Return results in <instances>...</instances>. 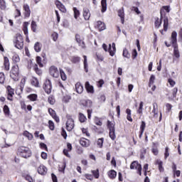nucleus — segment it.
<instances>
[{
	"label": "nucleus",
	"mask_w": 182,
	"mask_h": 182,
	"mask_svg": "<svg viewBox=\"0 0 182 182\" xmlns=\"http://www.w3.org/2000/svg\"><path fill=\"white\" fill-rule=\"evenodd\" d=\"M164 21V30H160V33L161 35H164V32H167V29H168V17L164 16L163 17V14H161V18H156L154 25L155 28H160L161 26V21Z\"/></svg>",
	"instance_id": "1"
},
{
	"label": "nucleus",
	"mask_w": 182,
	"mask_h": 182,
	"mask_svg": "<svg viewBox=\"0 0 182 182\" xmlns=\"http://www.w3.org/2000/svg\"><path fill=\"white\" fill-rule=\"evenodd\" d=\"M171 43L173 48V55L175 58H180V51H178V44H177V32L173 31L171 33Z\"/></svg>",
	"instance_id": "2"
},
{
	"label": "nucleus",
	"mask_w": 182,
	"mask_h": 182,
	"mask_svg": "<svg viewBox=\"0 0 182 182\" xmlns=\"http://www.w3.org/2000/svg\"><path fill=\"white\" fill-rule=\"evenodd\" d=\"M18 154L21 157H23V159H28V157H31L32 156V152L31 151V149L26 146H21L18 149Z\"/></svg>",
	"instance_id": "3"
},
{
	"label": "nucleus",
	"mask_w": 182,
	"mask_h": 182,
	"mask_svg": "<svg viewBox=\"0 0 182 182\" xmlns=\"http://www.w3.org/2000/svg\"><path fill=\"white\" fill-rule=\"evenodd\" d=\"M14 43L17 49H22L23 48V38L21 34H16L14 40Z\"/></svg>",
	"instance_id": "4"
},
{
	"label": "nucleus",
	"mask_w": 182,
	"mask_h": 182,
	"mask_svg": "<svg viewBox=\"0 0 182 182\" xmlns=\"http://www.w3.org/2000/svg\"><path fill=\"white\" fill-rule=\"evenodd\" d=\"M10 76L15 82H18V80H19V67H18V65L12 67Z\"/></svg>",
	"instance_id": "5"
},
{
	"label": "nucleus",
	"mask_w": 182,
	"mask_h": 182,
	"mask_svg": "<svg viewBox=\"0 0 182 182\" xmlns=\"http://www.w3.org/2000/svg\"><path fill=\"white\" fill-rule=\"evenodd\" d=\"M107 127L109 130V136L110 139H112V140H114L116 139L114 123L108 120L107 121Z\"/></svg>",
	"instance_id": "6"
},
{
	"label": "nucleus",
	"mask_w": 182,
	"mask_h": 182,
	"mask_svg": "<svg viewBox=\"0 0 182 182\" xmlns=\"http://www.w3.org/2000/svg\"><path fill=\"white\" fill-rule=\"evenodd\" d=\"M66 128L68 132H72L75 127V122L70 115H67Z\"/></svg>",
	"instance_id": "7"
},
{
	"label": "nucleus",
	"mask_w": 182,
	"mask_h": 182,
	"mask_svg": "<svg viewBox=\"0 0 182 182\" xmlns=\"http://www.w3.org/2000/svg\"><path fill=\"white\" fill-rule=\"evenodd\" d=\"M131 170H138V174L141 176V165L137 161H133L130 165Z\"/></svg>",
	"instance_id": "8"
},
{
	"label": "nucleus",
	"mask_w": 182,
	"mask_h": 182,
	"mask_svg": "<svg viewBox=\"0 0 182 182\" xmlns=\"http://www.w3.org/2000/svg\"><path fill=\"white\" fill-rule=\"evenodd\" d=\"M49 73L50 76H52L53 77H55V78L59 77V74H60L59 70H58V68H56L55 65L50 67Z\"/></svg>",
	"instance_id": "9"
},
{
	"label": "nucleus",
	"mask_w": 182,
	"mask_h": 182,
	"mask_svg": "<svg viewBox=\"0 0 182 182\" xmlns=\"http://www.w3.org/2000/svg\"><path fill=\"white\" fill-rule=\"evenodd\" d=\"M43 89L48 95L50 94L52 92V82L50 80H47L44 83Z\"/></svg>",
	"instance_id": "10"
},
{
	"label": "nucleus",
	"mask_w": 182,
	"mask_h": 182,
	"mask_svg": "<svg viewBox=\"0 0 182 182\" xmlns=\"http://www.w3.org/2000/svg\"><path fill=\"white\" fill-rule=\"evenodd\" d=\"M55 6H57V8L59 9V11H60L63 14H65L66 8L65 7V5H63V4H62V2H60L59 0H56L55 1Z\"/></svg>",
	"instance_id": "11"
},
{
	"label": "nucleus",
	"mask_w": 182,
	"mask_h": 182,
	"mask_svg": "<svg viewBox=\"0 0 182 182\" xmlns=\"http://www.w3.org/2000/svg\"><path fill=\"white\" fill-rule=\"evenodd\" d=\"M75 41L78 43L79 46H80L82 49H85V48H86V46L85 45V41L81 39L79 34L75 35Z\"/></svg>",
	"instance_id": "12"
},
{
	"label": "nucleus",
	"mask_w": 182,
	"mask_h": 182,
	"mask_svg": "<svg viewBox=\"0 0 182 182\" xmlns=\"http://www.w3.org/2000/svg\"><path fill=\"white\" fill-rule=\"evenodd\" d=\"M29 26V23L24 22L23 26V31L24 33V35H26V42H29V37L28 36V26Z\"/></svg>",
	"instance_id": "13"
},
{
	"label": "nucleus",
	"mask_w": 182,
	"mask_h": 182,
	"mask_svg": "<svg viewBox=\"0 0 182 182\" xmlns=\"http://www.w3.org/2000/svg\"><path fill=\"white\" fill-rule=\"evenodd\" d=\"M48 113L55 120L57 123H59L60 119L58 117V115H56V112H55V110H53L52 108H49Z\"/></svg>",
	"instance_id": "14"
},
{
	"label": "nucleus",
	"mask_w": 182,
	"mask_h": 182,
	"mask_svg": "<svg viewBox=\"0 0 182 182\" xmlns=\"http://www.w3.org/2000/svg\"><path fill=\"white\" fill-rule=\"evenodd\" d=\"M23 11H25L24 16L25 18H29L31 16V9L29 8V5L23 4Z\"/></svg>",
	"instance_id": "15"
},
{
	"label": "nucleus",
	"mask_w": 182,
	"mask_h": 182,
	"mask_svg": "<svg viewBox=\"0 0 182 182\" xmlns=\"http://www.w3.org/2000/svg\"><path fill=\"white\" fill-rule=\"evenodd\" d=\"M38 173L41 176H45L48 173V168L45 166L41 165L38 168Z\"/></svg>",
	"instance_id": "16"
},
{
	"label": "nucleus",
	"mask_w": 182,
	"mask_h": 182,
	"mask_svg": "<svg viewBox=\"0 0 182 182\" xmlns=\"http://www.w3.org/2000/svg\"><path fill=\"white\" fill-rule=\"evenodd\" d=\"M80 144H81L82 147H89V146H90V141L85 138H81L80 140Z\"/></svg>",
	"instance_id": "17"
},
{
	"label": "nucleus",
	"mask_w": 182,
	"mask_h": 182,
	"mask_svg": "<svg viewBox=\"0 0 182 182\" xmlns=\"http://www.w3.org/2000/svg\"><path fill=\"white\" fill-rule=\"evenodd\" d=\"M83 17L85 21H89V19H90V11H89V9H83Z\"/></svg>",
	"instance_id": "18"
},
{
	"label": "nucleus",
	"mask_w": 182,
	"mask_h": 182,
	"mask_svg": "<svg viewBox=\"0 0 182 182\" xmlns=\"http://www.w3.org/2000/svg\"><path fill=\"white\" fill-rule=\"evenodd\" d=\"M109 52L110 56H114V53H116V44L114 43H113L112 45H109Z\"/></svg>",
	"instance_id": "19"
},
{
	"label": "nucleus",
	"mask_w": 182,
	"mask_h": 182,
	"mask_svg": "<svg viewBox=\"0 0 182 182\" xmlns=\"http://www.w3.org/2000/svg\"><path fill=\"white\" fill-rule=\"evenodd\" d=\"M75 90L77 93H78L79 95H81V93H83V85H82L80 82H77L75 84Z\"/></svg>",
	"instance_id": "20"
},
{
	"label": "nucleus",
	"mask_w": 182,
	"mask_h": 182,
	"mask_svg": "<svg viewBox=\"0 0 182 182\" xmlns=\"http://www.w3.org/2000/svg\"><path fill=\"white\" fill-rule=\"evenodd\" d=\"M85 89L88 93H95L93 86L90 85L89 82H85Z\"/></svg>",
	"instance_id": "21"
},
{
	"label": "nucleus",
	"mask_w": 182,
	"mask_h": 182,
	"mask_svg": "<svg viewBox=\"0 0 182 182\" xmlns=\"http://www.w3.org/2000/svg\"><path fill=\"white\" fill-rule=\"evenodd\" d=\"M97 28L100 32H102V31H105V29H106V26L105 25V23L102 21H97Z\"/></svg>",
	"instance_id": "22"
},
{
	"label": "nucleus",
	"mask_w": 182,
	"mask_h": 182,
	"mask_svg": "<svg viewBox=\"0 0 182 182\" xmlns=\"http://www.w3.org/2000/svg\"><path fill=\"white\" fill-rule=\"evenodd\" d=\"M101 5H102V12H106L107 10V1L106 0H102L101 1Z\"/></svg>",
	"instance_id": "23"
},
{
	"label": "nucleus",
	"mask_w": 182,
	"mask_h": 182,
	"mask_svg": "<svg viewBox=\"0 0 182 182\" xmlns=\"http://www.w3.org/2000/svg\"><path fill=\"white\" fill-rule=\"evenodd\" d=\"M118 16H120L121 21L123 23V22H124V10L123 8L118 11Z\"/></svg>",
	"instance_id": "24"
},
{
	"label": "nucleus",
	"mask_w": 182,
	"mask_h": 182,
	"mask_svg": "<svg viewBox=\"0 0 182 182\" xmlns=\"http://www.w3.org/2000/svg\"><path fill=\"white\" fill-rule=\"evenodd\" d=\"M84 58V70L87 73L89 72L88 65H87V57L86 55H83Z\"/></svg>",
	"instance_id": "25"
},
{
	"label": "nucleus",
	"mask_w": 182,
	"mask_h": 182,
	"mask_svg": "<svg viewBox=\"0 0 182 182\" xmlns=\"http://www.w3.org/2000/svg\"><path fill=\"white\" fill-rule=\"evenodd\" d=\"M34 50L36 52H41V50H42V44L39 42H36L34 45Z\"/></svg>",
	"instance_id": "26"
},
{
	"label": "nucleus",
	"mask_w": 182,
	"mask_h": 182,
	"mask_svg": "<svg viewBox=\"0 0 182 182\" xmlns=\"http://www.w3.org/2000/svg\"><path fill=\"white\" fill-rule=\"evenodd\" d=\"M156 164L159 166V171H164V168H163V161H161L160 159H157L156 161Z\"/></svg>",
	"instance_id": "27"
},
{
	"label": "nucleus",
	"mask_w": 182,
	"mask_h": 182,
	"mask_svg": "<svg viewBox=\"0 0 182 182\" xmlns=\"http://www.w3.org/2000/svg\"><path fill=\"white\" fill-rule=\"evenodd\" d=\"M73 11L74 12V18L75 19H77L79 16H80V11L76 7H73Z\"/></svg>",
	"instance_id": "28"
},
{
	"label": "nucleus",
	"mask_w": 182,
	"mask_h": 182,
	"mask_svg": "<svg viewBox=\"0 0 182 182\" xmlns=\"http://www.w3.org/2000/svg\"><path fill=\"white\" fill-rule=\"evenodd\" d=\"M4 69L5 70H9V59L8 57H4Z\"/></svg>",
	"instance_id": "29"
},
{
	"label": "nucleus",
	"mask_w": 182,
	"mask_h": 182,
	"mask_svg": "<svg viewBox=\"0 0 182 182\" xmlns=\"http://www.w3.org/2000/svg\"><path fill=\"white\" fill-rule=\"evenodd\" d=\"M23 136L27 137V139H28L29 140H32L33 139V135L29 133V132L28 131H24Z\"/></svg>",
	"instance_id": "30"
},
{
	"label": "nucleus",
	"mask_w": 182,
	"mask_h": 182,
	"mask_svg": "<svg viewBox=\"0 0 182 182\" xmlns=\"http://www.w3.org/2000/svg\"><path fill=\"white\" fill-rule=\"evenodd\" d=\"M70 60L72 63H79V62H80V57L73 56L70 58Z\"/></svg>",
	"instance_id": "31"
},
{
	"label": "nucleus",
	"mask_w": 182,
	"mask_h": 182,
	"mask_svg": "<svg viewBox=\"0 0 182 182\" xmlns=\"http://www.w3.org/2000/svg\"><path fill=\"white\" fill-rule=\"evenodd\" d=\"M108 176H109V178H116V176H117V173L114 170H111L108 173Z\"/></svg>",
	"instance_id": "32"
},
{
	"label": "nucleus",
	"mask_w": 182,
	"mask_h": 182,
	"mask_svg": "<svg viewBox=\"0 0 182 182\" xmlns=\"http://www.w3.org/2000/svg\"><path fill=\"white\" fill-rule=\"evenodd\" d=\"M122 56H124V58H127V59H130V54L129 53V50H127V48L124 49Z\"/></svg>",
	"instance_id": "33"
},
{
	"label": "nucleus",
	"mask_w": 182,
	"mask_h": 182,
	"mask_svg": "<svg viewBox=\"0 0 182 182\" xmlns=\"http://www.w3.org/2000/svg\"><path fill=\"white\" fill-rule=\"evenodd\" d=\"M105 141V139H103V138L98 139V140L97 141V144L98 147H100V149H102V147H103V141Z\"/></svg>",
	"instance_id": "34"
},
{
	"label": "nucleus",
	"mask_w": 182,
	"mask_h": 182,
	"mask_svg": "<svg viewBox=\"0 0 182 182\" xmlns=\"http://www.w3.org/2000/svg\"><path fill=\"white\" fill-rule=\"evenodd\" d=\"M143 106H144V102H141L139 103V109L137 110V113H139V114H143Z\"/></svg>",
	"instance_id": "35"
},
{
	"label": "nucleus",
	"mask_w": 182,
	"mask_h": 182,
	"mask_svg": "<svg viewBox=\"0 0 182 182\" xmlns=\"http://www.w3.org/2000/svg\"><path fill=\"white\" fill-rule=\"evenodd\" d=\"M12 60L14 62V63H18L20 62L21 58H19V55H18V54H15L12 58Z\"/></svg>",
	"instance_id": "36"
},
{
	"label": "nucleus",
	"mask_w": 182,
	"mask_h": 182,
	"mask_svg": "<svg viewBox=\"0 0 182 182\" xmlns=\"http://www.w3.org/2000/svg\"><path fill=\"white\" fill-rule=\"evenodd\" d=\"M28 97L31 100V102H35L38 99V95L36 94H31L28 96Z\"/></svg>",
	"instance_id": "37"
},
{
	"label": "nucleus",
	"mask_w": 182,
	"mask_h": 182,
	"mask_svg": "<svg viewBox=\"0 0 182 182\" xmlns=\"http://www.w3.org/2000/svg\"><path fill=\"white\" fill-rule=\"evenodd\" d=\"M92 173L95 178H99V177L100 176V173H99V169L92 171Z\"/></svg>",
	"instance_id": "38"
},
{
	"label": "nucleus",
	"mask_w": 182,
	"mask_h": 182,
	"mask_svg": "<svg viewBox=\"0 0 182 182\" xmlns=\"http://www.w3.org/2000/svg\"><path fill=\"white\" fill-rule=\"evenodd\" d=\"M31 85H33V86H35L36 87H39V81L38 80V79L34 78L31 81Z\"/></svg>",
	"instance_id": "39"
},
{
	"label": "nucleus",
	"mask_w": 182,
	"mask_h": 182,
	"mask_svg": "<svg viewBox=\"0 0 182 182\" xmlns=\"http://www.w3.org/2000/svg\"><path fill=\"white\" fill-rule=\"evenodd\" d=\"M36 28H38V25L36 24V22L33 21L31 22V30L33 32H36Z\"/></svg>",
	"instance_id": "40"
},
{
	"label": "nucleus",
	"mask_w": 182,
	"mask_h": 182,
	"mask_svg": "<svg viewBox=\"0 0 182 182\" xmlns=\"http://www.w3.org/2000/svg\"><path fill=\"white\" fill-rule=\"evenodd\" d=\"M36 62L40 68H43V64L42 63V58L40 56L36 57Z\"/></svg>",
	"instance_id": "41"
},
{
	"label": "nucleus",
	"mask_w": 182,
	"mask_h": 182,
	"mask_svg": "<svg viewBox=\"0 0 182 182\" xmlns=\"http://www.w3.org/2000/svg\"><path fill=\"white\" fill-rule=\"evenodd\" d=\"M34 70H35L36 73L37 75H38L39 76H40V75H42V70L38 69V65H36V64L34 66Z\"/></svg>",
	"instance_id": "42"
},
{
	"label": "nucleus",
	"mask_w": 182,
	"mask_h": 182,
	"mask_svg": "<svg viewBox=\"0 0 182 182\" xmlns=\"http://www.w3.org/2000/svg\"><path fill=\"white\" fill-rule=\"evenodd\" d=\"M0 8L1 9H6V3H5V0H0Z\"/></svg>",
	"instance_id": "43"
},
{
	"label": "nucleus",
	"mask_w": 182,
	"mask_h": 182,
	"mask_svg": "<svg viewBox=\"0 0 182 182\" xmlns=\"http://www.w3.org/2000/svg\"><path fill=\"white\" fill-rule=\"evenodd\" d=\"M79 120L81 123H84V122H86V117L83 114L80 113Z\"/></svg>",
	"instance_id": "44"
},
{
	"label": "nucleus",
	"mask_w": 182,
	"mask_h": 182,
	"mask_svg": "<svg viewBox=\"0 0 182 182\" xmlns=\"http://www.w3.org/2000/svg\"><path fill=\"white\" fill-rule=\"evenodd\" d=\"M5 82V74L4 73H0V83L3 85Z\"/></svg>",
	"instance_id": "45"
},
{
	"label": "nucleus",
	"mask_w": 182,
	"mask_h": 182,
	"mask_svg": "<svg viewBox=\"0 0 182 182\" xmlns=\"http://www.w3.org/2000/svg\"><path fill=\"white\" fill-rule=\"evenodd\" d=\"M144 129H146V122L144 121H142L140 126V131L141 132V133H144Z\"/></svg>",
	"instance_id": "46"
},
{
	"label": "nucleus",
	"mask_w": 182,
	"mask_h": 182,
	"mask_svg": "<svg viewBox=\"0 0 182 182\" xmlns=\"http://www.w3.org/2000/svg\"><path fill=\"white\" fill-rule=\"evenodd\" d=\"M153 106L154 109L152 110V113H154V117H159V113L157 112H156V106H157V104L154 103Z\"/></svg>",
	"instance_id": "47"
},
{
	"label": "nucleus",
	"mask_w": 182,
	"mask_h": 182,
	"mask_svg": "<svg viewBox=\"0 0 182 182\" xmlns=\"http://www.w3.org/2000/svg\"><path fill=\"white\" fill-rule=\"evenodd\" d=\"M154 80H156V76L151 75L149 79V86H151L154 83Z\"/></svg>",
	"instance_id": "48"
},
{
	"label": "nucleus",
	"mask_w": 182,
	"mask_h": 182,
	"mask_svg": "<svg viewBox=\"0 0 182 182\" xmlns=\"http://www.w3.org/2000/svg\"><path fill=\"white\" fill-rule=\"evenodd\" d=\"M60 75L61 76L62 80H66V74H65V72H63V70H60Z\"/></svg>",
	"instance_id": "49"
},
{
	"label": "nucleus",
	"mask_w": 182,
	"mask_h": 182,
	"mask_svg": "<svg viewBox=\"0 0 182 182\" xmlns=\"http://www.w3.org/2000/svg\"><path fill=\"white\" fill-rule=\"evenodd\" d=\"M177 92H178V89L175 87L172 90V96L174 98L177 97Z\"/></svg>",
	"instance_id": "50"
},
{
	"label": "nucleus",
	"mask_w": 182,
	"mask_h": 182,
	"mask_svg": "<svg viewBox=\"0 0 182 182\" xmlns=\"http://www.w3.org/2000/svg\"><path fill=\"white\" fill-rule=\"evenodd\" d=\"M4 112L6 115L9 116V107H8V105H4Z\"/></svg>",
	"instance_id": "51"
},
{
	"label": "nucleus",
	"mask_w": 182,
	"mask_h": 182,
	"mask_svg": "<svg viewBox=\"0 0 182 182\" xmlns=\"http://www.w3.org/2000/svg\"><path fill=\"white\" fill-rule=\"evenodd\" d=\"M49 129L51 130H55V123L52 122V120L48 121Z\"/></svg>",
	"instance_id": "52"
},
{
	"label": "nucleus",
	"mask_w": 182,
	"mask_h": 182,
	"mask_svg": "<svg viewBox=\"0 0 182 182\" xmlns=\"http://www.w3.org/2000/svg\"><path fill=\"white\" fill-rule=\"evenodd\" d=\"M26 82V80L25 78L21 79V82H20V87L22 90L25 86V83Z\"/></svg>",
	"instance_id": "53"
},
{
	"label": "nucleus",
	"mask_w": 182,
	"mask_h": 182,
	"mask_svg": "<svg viewBox=\"0 0 182 182\" xmlns=\"http://www.w3.org/2000/svg\"><path fill=\"white\" fill-rule=\"evenodd\" d=\"M48 102L50 103V105H55V98H53V97H49Z\"/></svg>",
	"instance_id": "54"
},
{
	"label": "nucleus",
	"mask_w": 182,
	"mask_h": 182,
	"mask_svg": "<svg viewBox=\"0 0 182 182\" xmlns=\"http://www.w3.org/2000/svg\"><path fill=\"white\" fill-rule=\"evenodd\" d=\"M7 90H8V95H15L14 92V89L11 88V87H8Z\"/></svg>",
	"instance_id": "55"
},
{
	"label": "nucleus",
	"mask_w": 182,
	"mask_h": 182,
	"mask_svg": "<svg viewBox=\"0 0 182 182\" xmlns=\"http://www.w3.org/2000/svg\"><path fill=\"white\" fill-rule=\"evenodd\" d=\"M85 177L87 178V180H90V181L93 180V176L92 174L87 173L85 175Z\"/></svg>",
	"instance_id": "56"
},
{
	"label": "nucleus",
	"mask_w": 182,
	"mask_h": 182,
	"mask_svg": "<svg viewBox=\"0 0 182 182\" xmlns=\"http://www.w3.org/2000/svg\"><path fill=\"white\" fill-rule=\"evenodd\" d=\"M61 134L63 137H64V139H66V137H68V134H66V131L63 128L62 129Z\"/></svg>",
	"instance_id": "57"
},
{
	"label": "nucleus",
	"mask_w": 182,
	"mask_h": 182,
	"mask_svg": "<svg viewBox=\"0 0 182 182\" xmlns=\"http://www.w3.org/2000/svg\"><path fill=\"white\" fill-rule=\"evenodd\" d=\"M132 11H134V12H136V14H137V15H140V14H141L140 10H139V8H137L136 6L132 7Z\"/></svg>",
	"instance_id": "58"
},
{
	"label": "nucleus",
	"mask_w": 182,
	"mask_h": 182,
	"mask_svg": "<svg viewBox=\"0 0 182 182\" xmlns=\"http://www.w3.org/2000/svg\"><path fill=\"white\" fill-rule=\"evenodd\" d=\"M168 82L169 85L172 87L174 86V85H176V81L173 80V79H171V78H169L168 80Z\"/></svg>",
	"instance_id": "59"
},
{
	"label": "nucleus",
	"mask_w": 182,
	"mask_h": 182,
	"mask_svg": "<svg viewBox=\"0 0 182 182\" xmlns=\"http://www.w3.org/2000/svg\"><path fill=\"white\" fill-rule=\"evenodd\" d=\"M40 147L41 149H43L44 150H48V146H46V144L45 143H41Z\"/></svg>",
	"instance_id": "60"
},
{
	"label": "nucleus",
	"mask_w": 182,
	"mask_h": 182,
	"mask_svg": "<svg viewBox=\"0 0 182 182\" xmlns=\"http://www.w3.org/2000/svg\"><path fill=\"white\" fill-rule=\"evenodd\" d=\"M168 156H170V154L168 153V147L166 146L165 149V159H166Z\"/></svg>",
	"instance_id": "61"
},
{
	"label": "nucleus",
	"mask_w": 182,
	"mask_h": 182,
	"mask_svg": "<svg viewBox=\"0 0 182 182\" xmlns=\"http://www.w3.org/2000/svg\"><path fill=\"white\" fill-rule=\"evenodd\" d=\"M52 37H53V40L56 42V41H58V33H53L52 34Z\"/></svg>",
	"instance_id": "62"
},
{
	"label": "nucleus",
	"mask_w": 182,
	"mask_h": 182,
	"mask_svg": "<svg viewBox=\"0 0 182 182\" xmlns=\"http://www.w3.org/2000/svg\"><path fill=\"white\" fill-rule=\"evenodd\" d=\"M51 177L53 182H58V178L56 177V175L52 173Z\"/></svg>",
	"instance_id": "63"
},
{
	"label": "nucleus",
	"mask_w": 182,
	"mask_h": 182,
	"mask_svg": "<svg viewBox=\"0 0 182 182\" xmlns=\"http://www.w3.org/2000/svg\"><path fill=\"white\" fill-rule=\"evenodd\" d=\"M26 180H27V181H29V182H33V179L32 178V177H31V176H26Z\"/></svg>",
	"instance_id": "64"
}]
</instances>
